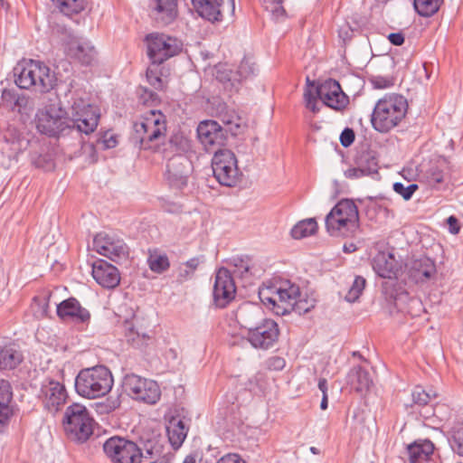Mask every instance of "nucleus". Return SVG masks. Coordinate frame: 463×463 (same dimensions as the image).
<instances>
[{"mask_svg":"<svg viewBox=\"0 0 463 463\" xmlns=\"http://www.w3.org/2000/svg\"><path fill=\"white\" fill-rule=\"evenodd\" d=\"M99 113L89 99L75 94L71 98L69 112L61 106L58 97L49 99L48 103L36 114L37 130L48 137H60L76 129L80 133H92L99 123Z\"/></svg>","mask_w":463,"mask_h":463,"instance_id":"f257e3e1","label":"nucleus"},{"mask_svg":"<svg viewBox=\"0 0 463 463\" xmlns=\"http://www.w3.org/2000/svg\"><path fill=\"white\" fill-rule=\"evenodd\" d=\"M317 98L325 106L336 111L343 110L349 103L348 97L336 80L329 79L316 87L309 78H307L304 101L306 108L313 113H317L320 109L317 105Z\"/></svg>","mask_w":463,"mask_h":463,"instance_id":"f03ea898","label":"nucleus"},{"mask_svg":"<svg viewBox=\"0 0 463 463\" xmlns=\"http://www.w3.org/2000/svg\"><path fill=\"white\" fill-rule=\"evenodd\" d=\"M408 109L407 99L399 94L385 95L374 106L371 122L375 130L387 133L404 118Z\"/></svg>","mask_w":463,"mask_h":463,"instance_id":"7ed1b4c3","label":"nucleus"},{"mask_svg":"<svg viewBox=\"0 0 463 463\" xmlns=\"http://www.w3.org/2000/svg\"><path fill=\"white\" fill-rule=\"evenodd\" d=\"M113 383L109 369L104 365H97L80 371L75 378V390L81 397L97 399L109 393Z\"/></svg>","mask_w":463,"mask_h":463,"instance_id":"20e7f679","label":"nucleus"},{"mask_svg":"<svg viewBox=\"0 0 463 463\" xmlns=\"http://www.w3.org/2000/svg\"><path fill=\"white\" fill-rule=\"evenodd\" d=\"M165 116L159 110L151 109L134 124L131 140L140 149H154L165 137Z\"/></svg>","mask_w":463,"mask_h":463,"instance_id":"39448f33","label":"nucleus"},{"mask_svg":"<svg viewBox=\"0 0 463 463\" xmlns=\"http://www.w3.org/2000/svg\"><path fill=\"white\" fill-rule=\"evenodd\" d=\"M14 82L20 89L33 88L43 93L51 90L55 85V76L49 67L40 61L31 60L19 63L14 68Z\"/></svg>","mask_w":463,"mask_h":463,"instance_id":"423d86ee","label":"nucleus"},{"mask_svg":"<svg viewBox=\"0 0 463 463\" xmlns=\"http://www.w3.org/2000/svg\"><path fill=\"white\" fill-rule=\"evenodd\" d=\"M63 424L68 439L75 442L83 443L93 433V419L86 407L79 403L67 408Z\"/></svg>","mask_w":463,"mask_h":463,"instance_id":"0eeeda50","label":"nucleus"},{"mask_svg":"<svg viewBox=\"0 0 463 463\" xmlns=\"http://www.w3.org/2000/svg\"><path fill=\"white\" fill-rule=\"evenodd\" d=\"M58 32L64 53L69 58L78 61L83 65H89L95 60L97 52L89 40L79 37L73 31L66 27H61Z\"/></svg>","mask_w":463,"mask_h":463,"instance_id":"6e6552de","label":"nucleus"},{"mask_svg":"<svg viewBox=\"0 0 463 463\" xmlns=\"http://www.w3.org/2000/svg\"><path fill=\"white\" fill-rule=\"evenodd\" d=\"M298 291V285L290 281L282 282L279 286H263L259 290L260 301L276 315L284 316L288 314V304L287 301L292 299Z\"/></svg>","mask_w":463,"mask_h":463,"instance_id":"1a4fd4ad","label":"nucleus"},{"mask_svg":"<svg viewBox=\"0 0 463 463\" xmlns=\"http://www.w3.org/2000/svg\"><path fill=\"white\" fill-rule=\"evenodd\" d=\"M147 55L153 65H159L169 58L177 55L181 51L182 43L165 33H152L146 36Z\"/></svg>","mask_w":463,"mask_h":463,"instance_id":"9d476101","label":"nucleus"},{"mask_svg":"<svg viewBox=\"0 0 463 463\" xmlns=\"http://www.w3.org/2000/svg\"><path fill=\"white\" fill-rule=\"evenodd\" d=\"M103 450L113 463H141L143 457L135 442L118 436L108 439Z\"/></svg>","mask_w":463,"mask_h":463,"instance_id":"9b49d317","label":"nucleus"},{"mask_svg":"<svg viewBox=\"0 0 463 463\" xmlns=\"http://www.w3.org/2000/svg\"><path fill=\"white\" fill-rule=\"evenodd\" d=\"M212 168L216 180L225 186H232L239 176L237 159L229 149H219L214 152L212 159Z\"/></svg>","mask_w":463,"mask_h":463,"instance_id":"f8f14e48","label":"nucleus"},{"mask_svg":"<svg viewBox=\"0 0 463 463\" xmlns=\"http://www.w3.org/2000/svg\"><path fill=\"white\" fill-rule=\"evenodd\" d=\"M125 392L135 400L155 404L160 398L158 384L152 380L136 374H128L123 380Z\"/></svg>","mask_w":463,"mask_h":463,"instance_id":"ddd939ff","label":"nucleus"},{"mask_svg":"<svg viewBox=\"0 0 463 463\" xmlns=\"http://www.w3.org/2000/svg\"><path fill=\"white\" fill-rule=\"evenodd\" d=\"M93 249L113 261L124 259L128 255V248L123 240L105 232L94 237Z\"/></svg>","mask_w":463,"mask_h":463,"instance_id":"4468645a","label":"nucleus"},{"mask_svg":"<svg viewBox=\"0 0 463 463\" xmlns=\"http://www.w3.org/2000/svg\"><path fill=\"white\" fill-rule=\"evenodd\" d=\"M279 326L272 319H266L248 332L247 339L254 348L268 350L278 341Z\"/></svg>","mask_w":463,"mask_h":463,"instance_id":"2eb2a0df","label":"nucleus"},{"mask_svg":"<svg viewBox=\"0 0 463 463\" xmlns=\"http://www.w3.org/2000/svg\"><path fill=\"white\" fill-rule=\"evenodd\" d=\"M236 286L231 271L221 268L215 275L213 285V301L216 307H225L235 297Z\"/></svg>","mask_w":463,"mask_h":463,"instance_id":"dca6fc26","label":"nucleus"},{"mask_svg":"<svg viewBox=\"0 0 463 463\" xmlns=\"http://www.w3.org/2000/svg\"><path fill=\"white\" fill-rule=\"evenodd\" d=\"M192 168V162L188 157L184 154L178 153L167 161L166 179L172 186L181 188L186 185Z\"/></svg>","mask_w":463,"mask_h":463,"instance_id":"f3484780","label":"nucleus"},{"mask_svg":"<svg viewBox=\"0 0 463 463\" xmlns=\"http://www.w3.org/2000/svg\"><path fill=\"white\" fill-rule=\"evenodd\" d=\"M192 5L198 14L212 22H219L222 20V14L227 8L231 13H234V0H229L227 5L223 0H191Z\"/></svg>","mask_w":463,"mask_h":463,"instance_id":"a211bd4d","label":"nucleus"},{"mask_svg":"<svg viewBox=\"0 0 463 463\" xmlns=\"http://www.w3.org/2000/svg\"><path fill=\"white\" fill-rule=\"evenodd\" d=\"M373 271L381 278L396 279L402 269V261L397 260L394 253L379 251L373 259Z\"/></svg>","mask_w":463,"mask_h":463,"instance_id":"6ab92c4d","label":"nucleus"},{"mask_svg":"<svg viewBox=\"0 0 463 463\" xmlns=\"http://www.w3.org/2000/svg\"><path fill=\"white\" fill-rule=\"evenodd\" d=\"M227 130L214 120L202 121L197 127V136L207 151L216 146H222L226 140Z\"/></svg>","mask_w":463,"mask_h":463,"instance_id":"aec40b11","label":"nucleus"},{"mask_svg":"<svg viewBox=\"0 0 463 463\" xmlns=\"http://www.w3.org/2000/svg\"><path fill=\"white\" fill-rule=\"evenodd\" d=\"M57 316L63 321L82 324L89 323L90 319V311L83 307L75 298H69L58 304Z\"/></svg>","mask_w":463,"mask_h":463,"instance_id":"412c9836","label":"nucleus"},{"mask_svg":"<svg viewBox=\"0 0 463 463\" xmlns=\"http://www.w3.org/2000/svg\"><path fill=\"white\" fill-rule=\"evenodd\" d=\"M409 279L414 283H423L432 279L437 272L435 262L429 257H420L406 264Z\"/></svg>","mask_w":463,"mask_h":463,"instance_id":"4be33fe9","label":"nucleus"},{"mask_svg":"<svg viewBox=\"0 0 463 463\" xmlns=\"http://www.w3.org/2000/svg\"><path fill=\"white\" fill-rule=\"evenodd\" d=\"M41 395L45 408L51 412H54L65 402L66 390L59 382L50 380L42 385Z\"/></svg>","mask_w":463,"mask_h":463,"instance_id":"5701e85b","label":"nucleus"},{"mask_svg":"<svg viewBox=\"0 0 463 463\" xmlns=\"http://www.w3.org/2000/svg\"><path fill=\"white\" fill-rule=\"evenodd\" d=\"M150 16L158 25H168L177 16L176 0H150Z\"/></svg>","mask_w":463,"mask_h":463,"instance_id":"b1692460","label":"nucleus"},{"mask_svg":"<svg viewBox=\"0 0 463 463\" xmlns=\"http://www.w3.org/2000/svg\"><path fill=\"white\" fill-rule=\"evenodd\" d=\"M236 318L241 326L246 328L248 332L267 319L264 317L262 308L251 303L242 304L238 308Z\"/></svg>","mask_w":463,"mask_h":463,"instance_id":"393cba45","label":"nucleus"},{"mask_svg":"<svg viewBox=\"0 0 463 463\" xmlns=\"http://www.w3.org/2000/svg\"><path fill=\"white\" fill-rule=\"evenodd\" d=\"M92 277L98 284L106 288H114L120 281L118 269L106 261L93 265Z\"/></svg>","mask_w":463,"mask_h":463,"instance_id":"a878e982","label":"nucleus"},{"mask_svg":"<svg viewBox=\"0 0 463 463\" xmlns=\"http://www.w3.org/2000/svg\"><path fill=\"white\" fill-rule=\"evenodd\" d=\"M434 444L430 439H417L407 447L410 463H437Z\"/></svg>","mask_w":463,"mask_h":463,"instance_id":"bb28decb","label":"nucleus"},{"mask_svg":"<svg viewBox=\"0 0 463 463\" xmlns=\"http://www.w3.org/2000/svg\"><path fill=\"white\" fill-rule=\"evenodd\" d=\"M358 226V223L349 222L331 213H328L326 217V231L331 236H351L357 230Z\"/></svg>","mask_w":463,"mask_h":463,"instance_id":"cd10ccee","label":"nucleus"},{"mask_svg":"<svg viewBox=\"0 0 463 463\" xmlns=\"http://www.w3.org/2000/svg\"><path fill=\"white\" fill-rule=\"evenodd\" d=\"M13 392L8 381L0 379V432L6 426L10 417L13 414L10 407Z\"/></svg>","mask_w":463,"mask_h":463,"instance_id":"c85d7f7f","label":"nucleus"},{"mask_svg":"<svg viewBox=\"0 0 463 463\" xmlns=\"http://www.w3.org/2000/svg\"><path fill=\"white\" fill-rule=\"evenodd\" d=\"M347 383L356 392L363 393L370 389L373 380L368 371L357 365L347 373Z\"/></svg>","mask_w":463,"mask_h":463,"instance_id":"c756f323","label":"nucleus"},{"mask_svg":"<svg viewBox=\"0 0 463 463\" xmlns=\"http://www.w3.org/2000/svg\"><path fill=\"white\" fill-rule=\"evenodd\" d=\"M188 432V427L179 417H172L166 425V433L171 445L178 449L184 441Z\"/></svg>","mask_w":463,"mask_h":463,"instance_id":"7c9ffc66","label":"nucleus"},{"mask_svg":"<svg viewBox=\"0 0 463 463\" xmlns=\"http://www.w3.org/2000/svg\"><path fill=\"white\" fill-rule=\"evenodd\" d=\"M419 177L420 182L424 183L429 187L439 189L446 180V174L438 164H430L427 168L420 170Z\"/></svg>","mask_w":463,"mask_h":463,"instance_id":"2f4dec72","label":"nucleus"},{"mask_svg":"<svg viewBox=\"0 0 463 463\" xmlns=\"http://www.w3.org/2000/svg\"><path fill=\"white\" fill-rule=\"evenodd\" d=\"M329 213L334 214L341 219H345L349 222H355L359 224V213L357 206L354 202L350 199H344L338 202Z\"/></svg>","mask_w":463,"mask_h":463,"instance_id":"473e14b6","label":"nucleus"},{"mask_svg":"<svg viewBox=\"0 0 463 463\" xmlns=\"http://www.w3.org/2000/svg\"><path fill=\"white\" fill-rule=\"evenodd\" d=\"M287 301L288 304V314L291 311L298 313V315L306 314L313 309L316 306V299L307 296H303L300 292L299 287L298 286L297 293L292 296V299Z\"/></svg>","mask_w":463,"mask_h":463,"instance_id":"72a5a7b5","label":"nucleus"},{"mask_svg":"<svg viewBox=\"0 0 463 463\" xmlns=\"http://www.w3.org/2000/svg\"><path fill=\"white\" fill-rule=\"evenodd\" d=\"M227 265L232 277L248 278L251 275V260L248 256L232 257L227 261Z\"/></svg>","mask_w":463,"mask_h":463,"instance_id":"f704fd0d","label":"nucleus"},{"mask_svg":"<svg viewBox=\"0 0 463 463\" xmlns=\"http://www.w3.org/2000/svg\"><path fill=\"white\" fill-rule=\"evenodd\" d=\"M22 362V354L10 345H0V370H10Z\"/></svg>","mask_w":463,"mask_h":463,"instance_id":"c9c22d12","label":"nucleus"},{"mask_svg":"<svg viewBox=\"0 0 463 463\" xmlns=\"http://www.w3.org/2000/svg\"><path fill=\"white\" fill-rule=\"evenodd\" d=\"M149 269L156 273H163L169 269L170 263L166 254L156 250H149L147 258Z\"/></svg>","mask_w":463,"mask_h":463,"instance_id":"e433bc0d","label":"nucleus"},{"mask_svg":"<svg viewBox=\"0 0 463 463\" xmlns=\"http://www.w3.org/2000/svg\"><path fill=\"white\" fill-rule=\"evenodd\" d=\"M317 230V223L315 219L310 218L298 222L291 230V235L296 240L314 234Z\"/></svg>","mask_w":463,"mask_h":463,"instance_id":"4c0bfd02","label":"nucleus"},{"mask_svg":"<svg viewBox=\"0 0 463 463\" xmlns=\"http://www.w3.org/2000/svg\"><path fill=\"white\" fill-rule=\"evenodd\" d=\"M356 165L364 170L367 175L376 174L378 171V160L373 151H363L356 156Z\"/></svg>","mask_w":463,"mask_h":463,"instance_id":"58836bf2","label":"nucleus"},{"mask_svg":"<svg viewBox=\"0 0 463 463\" xmlns=\"http://www.w3.org/2000/svg\"><path fill=\"white\" fill-rule=\"evenodd\" d=\"M125 335L128 342L131 343L136 347H142L147 344L149 335L143 331H138L135 328L132 323L127 322L125 325Z\"/></svg>","mask_w":463,"mask_h":463,"instance_id":"ea45409f","label":"nucleus"},{"mask_svg":"<svg viewBox=\"0 0 463 463\" xmlns=\"http://www.w3.org/2000/svg\"><path fill=\"white\" fill-rule=\"evenodd\" d=\"M443 0H414L413 5L416 12L423 17H430L435 14Z\"/></svg>","mask_w":463,"mask_h":463,"instance_id":"a19ab883","label":"nucleus"},{"mask_svg":"<svg viewBox=\"0 0 463 463\" xmlns=\"http://www.w3.org/2000/svg\"><path fill=\"white\" fill-rule=\"evenodd\" d=\"M56 4V6L61 13L66 15L78 14L84 10L87 1L86 0H52Z\"/></svg>","mask_w":463,"mask_h":463,"instance_id":"79ce46f5","label":"nucleus"},{"mask_svg":"<svg viewBox=\"0 0 463 463\" xmlns=\"http://www.w3.org/2000/svg\"><path fill=\"white\" fill-rule=\"evenodd\" d=\"M449 441L453 452L463 457V423L452 428Z\"/></svg>","mask_w":463,"mask_h":463,"instance_id":"37998d69","label":"nucleus"},{"mask_svg":"<svg viewBox=\"0 0 463 463\" xmlns=\"http://www.w3.org/2000/svg\"><path fill=\"white\" fill-rule=\"evenodd\" d=\"M366 284V280L364 278L361 276H356L354 279V282L349 288L347 294L345 295V299L348 302H354L356 301L359 297L361 296L363 290L364 289Z\"/></svg>","mask_w":463,"mask_h":463,"instance_id":"c03bdc74","label":"nucleus"},{"mask_svg":"<svg viewBox=\"0 0 463 463\" xmlns=\"http://www.w3.org/2000/svg\"><path fill=\"white\" fill-rule=\"evenodd\" d=\"M256 71L257 67L251 59L244 57L238 67L237 73L241 78L247 79L253 75Z\"/></svg>","mask_w":463,"mask_h":463,"instance_id":"a18cd8bd","label":"nucleus"},{"mask_svg":"<svg viewBox=\"0 0 463 463\" xmlns=\"http://www.w3.org/2000/svg\"><path fill=\"white\" fill-rule=\"evenodd\" d=\"M8 97L14 99V106L12 108L13 110H17V112L21 113L23 109H25L28 105V98L24 95H14L10 91L4 90L3 98L5 100H8Z\"/></svg>","mask_w":463,"mask_h":463,"instance_id":"49530a36","label":"nucleus"},{"mask_svg":"<svg viewBox=\"0 0 463 463\" xmlns=\"http://www.w3.org/2000/svg\"><path fill=\"white\" fill-rule=\"evenodd\" d=\"M431 397L435 398L436 394L433 393V395H431L420 386H417L411 393L412 402L418 406L427 405L430 402Z\"/></svg>","mask_w":463,"mask_h":463,"instance_id":"de8ad7c7","label":"nucleus"},{"mask_svg":"<svg viewBox=\"0 0 463 463\" xmlns=\"http://www.w3.org/2000/svg\"><path fill=\"white\" fill-rule=\"evenodd\" d=\"M418 185L415 184H411L408 186H404L402 183H394L393 184V190L395 193L400 194L404 200L408 201L410 200L413 194L417 191Z\"/></svg>","mask_w":463,"mask_h":463,"instance_id":"09e8293b","label":"nucleus"},{"mask_svg":"<svg viewBox=\"0 0 463 463\" xmlns=\"http://www.w3.org/2000/svg\"><path fill=\"white\" fill-rule=\"evenodd\" d=\"M264 8L270 12L275 17L283 16L285 10L281 5L282 0H260Z\"/></svg>","mask_w":463,"mask_h":463,"instance_id":"8fccbe9b","label":"nucleus"},{"mask_svg":"<svg viewBox=\"0 0 463 463\" xmlns=\"http://www.w3.org/2000/svg\"><path fill=\"white\" fill-rule=\"evenodd\" d=\"M146 79H147L149 84L155 90H161L164 89V87H165L164 81L161 79V77L159 76L156 69H155L153 67L147 68Z\"/></svg>","mask_w":463,"mask_h":463,"instance_id":"3c124183","label":"nucleus"},{"mask_svg":"<svg viewBox=\"0 0 463 463\" xmlns=\"http://www.w3.org/2000/svg\"><path fill=\"white\" fill-rule=\"evenodd\" d=\"M169 145L175 147L176 151H185L189 147V141L182 134L176 133L169 138Z\"/></svg>","mask_w":463,"mask_h":463,"instance_id":"603ef678","label":"nucleus"},{"mask_svg":"<svg viewBox=\"0 0 463 463\" xmlns=\"http://www.w3.org/2000/svg\"><path fill=\"white\" fill-rule=\"evenodd\" d=\"M354 132L352 128H345L340 135V143L344 147H348L354 141Z\"/></svg>","mask_w":463,"mask_h":463,"instance_id":"864d4df0","label":"nucleus"},{"mask_svg":"<svg viewBox=\"0 0 463 463\" xmlns=\"http://www.w3.org/2000/svg\"><path fill=\"white\" fill-rule=\"evenodd\" d=\"M217 463H246V461L236 453H229L222 456Z\"/></svg>","mask_w":463,"mask_h":463,"instance_id":"5fc2aeb1","label":"nucleus"},{"mask_svg":"<svg viewBox=\"0 0 463 463\" xmlns=\"http://www.w3.org/2000/svg\"><path fill=\"white\" fill-rule=\"evenodd\" d=\"M286 364V362L283 358L279 356H274L269 359L268 366L270 370H282Z\"/></svg>","mask_w":463,"mask_h":463,"instance_id":"6e6d98bb","label":"nucleus"},{"mask_svg":"<svg viewBox=\"0 0 463 463\" xmlns=\"http://www.w3.org/2000/svg\"><path fill=\"white\" fill-rule=\"evenodd\" d=\"M446 222L449 226V231L450 233L458 234L459 232L460 225L457 217L451 215L447 219Z\"/></svg>","mask_w":463,"mask_h":463,"instance_id":"4d7b16f0","label":"nucleus"},{"mask_svg":"<svg viewBox=\"0 0 463 463\" xmlns=\"http://www.w3.org/2000/svg\"><path fill=\"white\" fill-rule=\"evenodd\" d=\"M345 175L347 178H359L361 176L367 175L364 172V170L360 167V165H356V167L349 168L345 172Z\"/></svg>","mask_w":463,"mask_h":463,"instance_id":"13d9d810","label":"nucleus"},{"mask_svg":"<svg viewBox=\"0 0 463 463\" xmlns=\"http://www.w3.org/2000/svg\"><path fill=\"white\" fill-rule=\"evenodd\" d=\"M372 82L376 89H385L392 85V80L383 77H375Z\"/></svg>","mask_w":463,"mask_h":463,"instance_id":"bf43d9fd","label":"nucleus"},{"mask_svg":"<svg viewBox=\"0 0 463 463\" xmlns=\"http://www.w3.org/2000/svg\"><path fill=\"white\" fill-rule=\"evenodd\" d=\"M390 43L395 46H401L404 43V35L402 33H392L388 35Z\"/></svg>","mask_w":463,"mask_h":463,"instance_id":"052dcab7","label":"nucleus"},{"mask_svg":"<svg viewBox=\"0 0 463 463\" xmlns=\"http://www.w3.org/2000/svg\"><path fill=\"white\" fill-rule=\"evenodd\" d=\"M103 144L105 148H113L117 146V137L111 135L109 137H104Z\"/></svg>","mask_w":463,"mask_h":463,"instance_id":"680f3d73","label":"nucleus"},{"mask_svg":"<svg viewBox=\"0 0 463 463\" xmlns=\"http://www.w3.org/2000/svg\"><path fill=\"white\" fill-rule=\"evenodd\" d=\"M200 264V259L199 258H193L186 261L185 265L187 268L190 269V271L193 272L198 265Z\"/></svg>","mask_w":463,"mask_h":463,"instance_id":"e2e57ef3","label":"nucleus"},{"mask_svg":"<svg viewBox=\"0 0 463 463\" xmlns=\"http://www.w3.org/2000/svg\"><path fill=\"white\" fill-rule=\"evenodd\" d=\"M318 388L322 392L323 395L327 393V381L325 378L319 379Z\"/></svg>","mask_w":463,"mask_h":463,"instance_id":"0e129e2a","label":"nucleus"},{"mask_svg":"<svg viewBox=\"0 0 463 463\" xmlns=\"http://www.w3.org/2000/svg\"><path fill=\"white\" fill-rule=\"evenodd\" d=\"M356 250V246L354 243L345 244L344 251L347 253H351Z\"/></svg>","mask_w":463,"mask_h":463,"instance_id":"69168bd1","label":"nucleus"},{"mask_svg":"<svg viewBox=\"0 0 463 463\" xmlns=\"http://www.w3.org/2000/svg\"><path fill=\"white\" fill-rule=\"evenodd\" d=\"M339 36L345 41L349 37V29L348 28H341L339 30Z\"/></svg>","mask_w":463,"mask_h":463,"instance_id":"338daca9","label":"nucleus"},{"mask_svg":"<svg viewBox=\"0 0 463 463\" xmlns=\"http://www.w3.org/2000/svg\"><path fill=\"white\" fill-rule=\"evenodd\" d=\"M327 405H328V398H327V393H325L322 397V401H321V403H320V408L322 410H326L327 408Z\"/></svg>","mask_w":463,"mask_h":463,"instance_id":"774afa93","label":"nucleus"}]
</instances>
